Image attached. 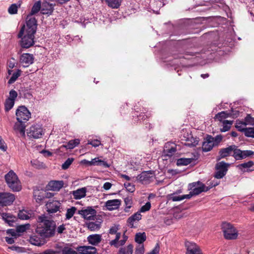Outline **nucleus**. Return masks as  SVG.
<instances>
[{"instance_id":"f257e3e1","label":"nucleus","mask_w":254,"mask_h":254,"mask_svg":"<svg viewBox=\"0 0 254 254\" xmlns=\"http://www.w3.org/2000/svg\"><path fill=\"white\" fill-rule=\"evenodd\" d=\"M39 224L36 229V233L41 237L49 240L50 238L54 237L56 233V222L51 220H48L45 216L38 217Z\"/></svg>"},{"instance_id":"f03ea898","label":"nucleus","mask_w":254,"mask_h":254,"mask_svg":"<svg viewBox=\"0 0 254 254\" xmlns=\"http://www.w3.org/2000/svg\"><path fill=\"white\" fill-rule=\"evenodd\" d=\"M5 182L13 191H19L22 189L20 181L13 171L10 170L5 175Z\"/></svg>"},{"instance_id":"7ed1b4c3","label":"nucleus","mask_w":254,"mask_h":254,"mask_svg":"<svg viewBox=\"0 0 254 254\" xmlns=\"http://www.w3.org/2000/svg\"><path fill=\"white\" fill-rule=\"evenodd\" d=\"M37 29V20L35 17L28 15L26 18V25H23L19 33L18 38H20L24 34L25 30L26 33L35 34Z\"/></svg>"},{"instance_id":"20e7f679","label":"nucleus","mask_w":254,"mask_h":254,"mask_svg":"<svg viewBox=\"0 0 254 254\" xmlns=\"http://www.w3.org/2000/svg\"><path fill=\"white\" fill-rule=\"evenodd\" d=\"M224 238L227 240H235L237 238L238 231L230 223L223 222L221 225Z\"/></svg>"},{"instance_id":"39448f33","label":"nucleus","mask_w":254,"mask_h":254,"mask_svg":"<svg viewBox=\"0 0 254 254\" xmlns=\"http://www.w3.org/2000/svg\"><path fill=\"white\" fill-rule=\"evenodd\" d=\"M233 153L232 156L236 160H240L247 157H250L254 155V152L252 150H241L238 146L233 144Z\"/></svg>"},{"instance_id":"423d86ee","label":"nucleus","mask_w":254,"mask_h":254,"mask_svg":"<svg viewBox=\"0 0 254 254\" xmlns=\"http://www.w3.org/2000/svg\"><path fill=\"white\" fill-rule=\"evenodd\" d=\"M230 164L221 161L216 163L215 165V169L216 172L215 173L214 177L216 179H221L226 174L228 167Z\"/></svg>"},{"instance_id":"0eeeda50","label":"nucleus","mask_w":254,"mask_h":254,"mask_svg":"<svg viewBox=\"0 0 254 254\" xmlns=\"http://www.w3.org/2000/svg\"><path fill=\"white\" fill-rule=\"evenodd\" d=\"M16 116L17 121L26 123L31 117V113L26 107L21 106L16 110Z\"/></svg>"},{"instance_id":"6e6552de","label":"nucleus","mask_w":254,"mask_h":254,"mask_svg":"<svg viewBox=\"0 0 254 254\" xmlns=\"http://www.w3.org/2000/svg\"><path fill=\"white\" fill-rule=\"evenodd\" d=\"M15 199L14 194L10 192H0V206H9Z\"/></svg>"},{"instance_id":"1a4fd4ad","label":"nucleus","mask_w":254,"mask_h":254,"mask_svg":"<svg viewBox=\"0 0 254 254\" xmlns=\"http://www.w3.org/2000/svg\"><path fill=\"white\" fill-rule=\"evenodd\" d=\"M190 189L191 190L192 193L194 195H198L202 192H206L210 188L206 187L200 181L193 182L189 185Z\"/></svg>"},{"instance_id":"9d476101","label":"nucleus","mask_w":254,"mask_h":254,"mask_svg":"<svg viewBox=\"0 0 254 254\" xmlns=\"http://www.w3.org/2000/svg\"><path fill=\"white\" fill-rule=\"evenodd\" d=\"M20 44L21 48H30L34 44V34L25 33L23 37H21Z\"/></svg>"},{"instance_id":"9b49d317","label":"nucleus","mask_w":254,"mask_h":254,"mask_svg":"<svg viewBox=\"0 0 254 254\" xmlns=\"http://www.w3.org/2000/svg\"><path fill=\"white\" fill-rule=\"evenodd\" d=\"M78 214L81 215L85 219L94 220L96 211L92 207H87L86 209L79 210Z\"/></svg>"},{"instance_id":"f8f14e48","label":"nucleus","mask_w":254,"mask_h":254,"mask_svg":"<svg viewBox=\"0 0 254 254\" xmlns=\"http://www.w3.org/2000/svg\"><path fill=\"white\" fill-rule=\"evenodd\" d=\"M81 163L88 166L97 165L103 166L105 168L109 167V165L106 161L100 159L99 158H95L92 159L91 161L84 159L81 161Z\"/></svg>"},{"instance_id":"ddd939ff","label":"nucleus","mask_w":254,"mask_h":254,"mask_svg":"<svg viewBox=\"0 0 254 254\" xmlns=\"http://www.w3.org/2000/svg\"><path fill=\"white\" fill-rule=\"evenodd\" d=\"M153 177V172L149 171L142 172L137 176V178L142 184H147L152 181Z\"/></svg>"},{"instance_id":"4468645a","label":"nucleus","mask_w":254,"mask_h":254,"mask_svg":"<svg viewBox=\"0 0 254 254\" xmlns=\"http://www.w3.org/2000/svg\"><path fill=\"white\" fill-rule=\"evenodd\" d=\"M43 130L40 126L38 125L32 126L27 132L28 136L34 138H39L42 135Z\"/></svg>"},{"instance_id":"2eb2a0df","label":"nucleus","mask_w":254,"mask_h":254,"mask_svg":"<svg viewBox=\"0 0 254 254\" xmlns=\"http://www.w3.org/2000/svg\"><path fill=\"white\" fill-rule=\"evenodd\" d=\"M185 246L187 248L186 254H202L199 247L194 243L186 241Z\"/></svg>"},{"instance_id":"dca6fc26","label":"nucleus","mask_w":254,"mask_h":254,"mask_svg":"<svg viewBox=\"0 0 254 254\" xmlns=\"http://www.w3.org/2000/svg\"><path fill=\"white\" fill-rule=\"evenodd\" d=\"M61 205V204L59 201H49L46 204L47 211L49 214L55 213L59 210Z\"/></svg>"},{"instance_id":"f3484780","label":"nucleus","mask_w":254,"mask_h":254,"mask_svg":"<svg viewBox=\"0 0 254 254\" xmlns=\"http://www.w3.org/2000/svg\"><path fill=\"white\" fill-rule=\"evenodd\" d=\"M233 148H234L233 144L229 145L227 147L220 149L218 152V155L217 156V160L219 161L221 159L232 156Z\"/></svg>"},{"instance_id":"a211bd4d","label":"nucleus","mask_w":254,"mask_h":254,"mask_svg":"<svg viewBox=\"0 0 254 254\" xmlns=\"http://www.w3.org/2000/svg\"><path fill=\"white\" fill-rule=\"evenodd\" d=\"M177 151V145L173 142H168L165 143L163 152L165 155L172 156Z\"/></svg>"},{"instance_id":"6ab92c4d","label":"nucleus","mask_w":254,"mask_h":254,"mask_svg":"<svg viewBox=\"0 0 254 254\" xmlns=\"http://www.w3.org/2000/svg\"><path fill=\"white\" fill-rule=\"evenodd\" d=\"M34 59V58L32 54L24 53L20 56V62L24 67H28L33 63Z\"/></svg>"},{"instance_id":"aec40b11","label":"nucleus","mask_w":254,"mask_h":254,"mask_svg":"<svg viewBox=\"0 0 254 254\" xmlns=\"http://www.w3.org/2000/svg\"><path fill=\"white\" fill-rule=\"evenodd\" d=\"M1 216L4 222L9 226H14V224L17 220V218L15 216L8 213H2Z\"/></svg>"},{"instance_id":"412c9836","label":"nucleus","mask_w":254,"mask_h":254,"mask_svg":"<svg viewBox=\"0 0 254 254\" xmlns=\"http://www.w3.org/2000/svg\"><path fill=\"white\" fill-rule=\"evenodd\" d=\"M212 136L207 135L205 138V140L203 142L202 145V150L204 152L210 151L214 146V142H212Z\"/></svg>"},{"instance_id":"4be33fe9","label":"nucleus","mask_w":254,"mask_h":254,"mask_svg":"<svg viewBox=\"0 0 254 254\" xmlns=\"http://www.w3.org/2000/svg\"><path fill=\"white\" fill-rule=\"evenodd\" d=\"M121 204V200L118 199L109 200L106 202L105 206L109 210H113L119 207Z\"/></svg>"},{"instance_id":"5701e85b","label":"nucleus","mask_w":254,"mask_h":254,"mask_svg":"<svg viewBox=\"0 0 254 254\" xmlns=\"http://www.w3.org/2000/svg\"><path fill=\"white\" fill-rule=\"evenodd\" d=\"M48 188L52 190L58 191L64 186L63 181H51L48 183Z\"/></svg>"},{"instance_id":"b1692460","label":"nucleus","mask_w":254,"mask_h":254,"mask_svg":"<svg viewBox=\"0 0 254 254\" xmlns=\"http://www.w3.org/2000/svg\"><path fill=\"white\" fill-rule=\"evenodd\" d=\"M29 241L33 245L41 246L44 245L47 242V240L41 237L40 238L38 236L35 235L30 237Z\"/></svg>"},{"instance_id":"393cba45","label":"nucleus","mask_w":254,"mask_h":254,"mask_svg":"<svg viewBox=\"0 0 254 254\" xmlns=\"http://www.w3.org/2000/svg\"><path fill=\"white\" fill-rule=\"evenodd\" d=\"M78 250L81 254H96L97 253L96 248L92 246L79 247Z\"/></svg>"},{"instance_id":"a878e982","label":"nucleus","mask_w":254,"mask_h":254,"mask_svg":"<svg viewBox=\"0 0 254 254\" xmlns=\"http://www.w3.org/2000/svg\"><path fill=\"white\" fill-rule=\"evenodd\" d=\"M102 240V236L99 234H92L87 237V241L89 244L93 246H96Z\"/></svg>"},{"instance_id":"bb28decb","label":"nucleus","mask_w":254,"mask_h":254,"mask_svg":"<svg viewBox=\"0 0 254 254\" xmlns=\"http://www.w3.org/2000/svg\"><path fill=\"white\" fill-rule=\"evenodd\" d=\"M44 193L45 190H43L34 189L33 191V196L37 203H41L44 199Z\"/></svg>"},{"instance_id":"cd10ccee","label":"nucleus","mask_w":254,"mask_h":254,"mask_svg":"<svg viewBox=\"0 0 254 254\" xmlns=\"http://www.w3.org/2000/svg\"><path fill=\"white\" fill-rule=\"evenodd\" d=\"M141 215L140 212L138 211L129 217L127 220V223H128V226L130 228L134 227V222L135 221H139L141 219Z\"/></svg>"},{"instance_id":"c85d7f7f","label":"nucleus","mask_w":254,"mask_h":254,"mask_svg":"<svg viewBox=\"0 0 254 254\" xmlns=\"http://www.w3.org/2000/svg\"><path fill=\"white\" fill-rule=\"evenodd\" d=\"M87 190L86 188H82L72 191V194L74 199H79L86 196Z\"/></svg>"},{"instance_id":"c756f323","label":"nucleus","mask_w":254,"mask_h":254,"mask_svg":"<svg viewBox=\"0 0 254 254\" xmlns=\"http://www.w3.org/2000/svg\"><path fill=\"white\" fill-rule=\"evenodd\" d=\"M80 143V140L79 139H75L69 140L66 144L62 145L61 146V149H72L75 147L77 146Z\"/></svg>"},{"instance_id":"7c9ffc66","label":"nucleus","mask_w":254,"mask_h":254,"mask_svg":"<svg viewBox=\"0 0 254 254\" xmlns=\"http://www.w3.org/2000/svg\"><path fill=\"white\" fill-rule=\"evenodd\" d=\"M25 123L22 121H17V122L15 123L14 126V129L18 131L21 134H25L26 127Z\"/></svg>"},{"instance_id":"2f4dec72","label":"nucleus","mask_w":254,"mask_h":254,"mask_svg":"<svg viewBox=\"0 0 254 254\" xmlns=\"http://www.w3.org/2000/svg\"><path fill=\"white\" fill-rule=\"evenodd\" d=\"M101 222L96 221L95 222H86L85 225L91 231H95L98 230L101 228Z\"/></svg>"},{"instance_id":"473e14b6","label":"nucleus","mask_w":254,"mask_h":254,"mask_svg":"<svg viewBox=\"0 0 254 254\" xmlns=\"http://www.w3.org/2000/svg\"><path fill=\"white\" fill-rule=\"evenodd\" d=\"M133 251V246L132 244H129L127 247L121 248L117 254H132Z\"/></svg>"},{"instance_id":"72a5a7b5","label":"nucleus","mask_w":254,"mask_h":254,"mask_svg":"<svg viewBox=\"0 0 254 254\" xmlns=\"http://www.w3.org/2000/svg\"><path fill=\"white\" fill-rule=\"evenodd\" d=\"M53 5L48 2H45L43 4L42 7V12L43 14H51L53 11Z\"/></svg>"},{"instance_id":"f704fd0d","label":"nucleus","mask_w":254,"mask_h":254,"mask_svg":"<svg viewBox=\"0 0 254 254\" xmlns=\"http://www.w3.org/2000/svg\"><path fill=\"white\" fill-rule=\"evenodd\" d=\"M192 161V158H181L177 159L176 164L178 166H186L190 164Z\"/></svg>"},{"instance_id":"c9c22d12","label":"nucleus","mask_w":254,"mask_h":254,"mask_svg":"<svg viewBox=\"0 0 254 254\" xmlns=\"http://www.w3.org/2000/svg\"><path fill=\"white\" fill-rule=\"evenodd\" d=\"M146 239V237L144 232L136 233L135 236V241L138 244H143Z\"/></svg>"},{"instance_id":"e433bc0d","label":"nucleus","mask_w":254,"mask_h":254,"mask_svg":"<svg viewBox=\"0 0 254 254\" xmlns=\"http://www.w3.org/2000/svg\"><path fill=\"white\" fill-rule=\"evenodd\" d=\"M41 7V1H38L36 2L33 5L32 9H31V11L28 15L32 16V15L37 13L40 10Z\"/></svg>"},{"instance_id":"4c0bfd02","label":"nucleus","mask_w":254,"mask_h":254,"mask_svg":"<svg viewBox=\"0 0 254 254\" xmlns=\"http://www.w3.org/2000/svg\"><path fill=\"white\" fill-rule=\"evenodd\" d=\"M106 3L112 8H118L121 5V0H106Z\"/></svg>"},{"instance_id":"58836bf2","label":"nucleus","mask_w":254,"mask_h":254,"mask_svg":"<svg viewBox=\"0 0 254 254\" xmlns=\"http://www.w3.org/2000/svg\"><path fill=\"white\" fill-rule=\"evenodd\" d=\"M14 102L15 101H13V100L8 98L5 100L4 102V110L5 112H8L13 108L14 105Z\"/></svg>"},{"instance_id":"ea45409f","label":"nucleus","mask_w":254,"mask_h":254,"mask_svg":"<svg viewBox=\"0 0 254 254\" xmlns=\"http://www.w3.org/2000/svg\"><path fill=\"white\" fill-rule=\"evenodd\" d=\"M223 126V127L220 129L221 132H225L229 130L231 128V126L232 125L233 121L224 120L222 121Z\"/></svg>"},{"instance_id":"a19ab883","label":"nucleus","mask_w":254,"mask_h":254,"mask_svg":"<svg viewBox=\"0 0 254 254\" xmlns=\"http://www.w3.org/2000/svg\"><path fill=\"white\" fill-rule=\"evenodd\" d=\"M228 117H230L229 113L228 111H222L218 113L215 116V118L218 119L220 122H222L223 119H226Z\"/></svg>"},{"instance_id":"79ce46f5","label":"nucleus","mask_w":254,"mask_h":254,"mask_svg":"<svg viewBox=\"0 0 254 254\" xmlns=\"http://www.w3.org/2000/svg\"><path fill=\"white\" fill-rule=\"evenodd\" d=\"M21 71L18 69L16 72H14L8 81L9 84L14 83L16 79L20 76Z\"/></svg>"},{"instance_id":"37998d69","label":"nucleus","mask_w":254,"mask_h":254,"mask_svg":"<svg viewBox=\"0 0 254 254\" xmlns=\"http://www.w3.org/2000/svg\"><path fill=\"white\" fill-rule=\"evenodd\" d=\"M76 210V208L74 206H72L70 208H68L65 214L66 219H70L73 216Z\"/></svg>"},{"instance_id":"c03bdc74","label":"nucleus","mask_w":254,"mask_h":254,"mask_svg":"<svg viewBox=\"0 0 254 254\" xmlns=\"http://www.w3.org/2000/svg\"><path fill=\"white\" fill-rule=\"evenodd\" d=\"M20 4L17 5L15 3H13L10 5L8 9V11L10 14H14L17 13V9L20 7Z\"/></svg>"},{"instance_id":"a18cd8bd","label":"nucleus","mask_w":254,"mask_h":254,"mask_svg":"<svg viewBox=\"0 0 254 254\" xmlns=\"http://www.w3.org/2000/svg\"><path fill=\"white\" fill-rule=\"evenodd\" d=\"M124 201L126 205V207H125L124 210L126 212H128L129 211V209L131 207V204L132 203V199L130 197H127L125 198Z\"/></svg>"},{"instance_id":"49530a36","label":"nucleus","mask_w":254,"mask_h":254,"mask_svg":"<svg viewBox=\"0 0 254 254\" xmlns=\"http://www.w3.org/2000/svg\"><path fill=\"white\" fill-rule=\"evenodd\" d=\"M243 125H254V118L252 117L250 115H247L245 119V123H241Z\"/></svg>"},{"instance_id":"de8ad7c7","label":"nucleus","mask_w":254,"mask_h":254,"mask_svg":"<svg viewBox=\"0 0 254 254\" xmlns=\"http://www.w3.org/2000/svg\"><path fill=\"white\" fill-rule=\"evenodd\" d=\"M18 217L21 220H27L29 218V215L27 214V212L22 210H20L18 213Z\"/></svg>"},{"instance_id":"09e8293b","label":"nucleus","mask_w":254,"mask_h":254,"mask_svg":"<svg viewBox=\"0 0 254 254\" xmlns=\"http://www.w3.org/2000/svg\"><path fill=\"white\" fill-rule=\"evenodd\" d=\"M74 159L72 158H68L66 160V161L63 164L62 166V168L64 170H66L68 169L69 166L73 162Z\"/></svg>"},{"instance_id":"8fccbe9b","label":"nucleus","mask_w":254,"mask_h":254,"mask_svg":"<svg viewBox=\"0 0 254 254\" xmlns=\"http://www.w3.org/2000/svg\"><path fill=\"white\" fill-rule=\"evenodd\" d=\"M245 135L247 137L254 138V127L245 128Z\"/></svg>"},{"instance_id":"3c124183","label":"nucleus","mask_w":254,"mask_h":254,"mask_svg":"<svg viewBox=\"0 0 254 254\" xmlns=\"http://www.w3.org/2000/svg\"><path fill=\"white\" fill-rule=\"evenodd\" d=\"M144 248L143 244H138L135 250V254H144Z\"/></svg>"},{"instance_id":"603ef678","label":"nucleus","mask_w":254,"mask_h":254,"mask_svg":"<svg viewBox=\"0 0 254 254\" xmlns=\"http://www.w3.org/2000/svg\"><path fill=\"white\" fill-rule=\"evenodd\" d=\"M29 227V224L19 225L16 227V230L17 233H23L26 231Z\"/></svg>"},{"instance_id":"864d4df0","label":"nucleus","mask_w":254,"mask_h":254,"mask_svg":"<svg viewBox=\"0 0 254 254\" xmlns=\"http://www.w3.org/2000/svg\"><path fill=\"white\" fill-rule=\"evenodd\" d=\"M223 136L222 135L219 134L216 135L215 137H212V142H214V146H217L222 141Z\"/></svg>"},{"instance_id":"5fc2aeb1","label":"nucleus","mask_w":254,"mask_h":254,"mask_svg":"<svg viewBox=\"0 0 254 254\" xmlns=\"http://www.w3.org/2000/svg\"><path fill=\"white\" fill-rule=\"evenodd\" d=\"M254 165V163L252 161H249L248 162L242 163L240 165H239L238 167L239 168H250L252 167H253Z\"/></svg>"},{"instance_id":"6e6d98bb","label":"nucleus","mask_w":254,"mask_h":254,"mask_svg":"<svg viewBox=\"0 0 254 254\" xmlns=\"http://www.w3.org/2000/svg\"><path fill=\"white\" fill-rule=\"evenodd\" d=\"M151 208V203L150 202H146L145 205H143L140 209L139 212H145L150 210Z\"/></svg>"},{"instance_id":"4d7b16f0","label":"nucleus","mask_w":254,"mask_h":254,"mask_svg":"<svg viewBox=\"0 0 254 254\" xmlns=\"http://www.w3.org/2000/svg\"><path fill=\"white\" fill-rule=\"evenodd\" d=\"M63 254H78L76 251L71 248H64L62 250Z\"/></svg>"},{"instance_id":"13d9d810","label":"nucleus","mask_w":254,"mask_h":254,"mask_svg":"<svg viewBox=\"0 0 254 254\" xmlns=\"http://www.w3.org/2000/svg\"><path fill=\"white\" fill-rule=\"evenodd\" d=\"M17 96V92L15 90L12 89L9 92V97L8 98V99L13 100V101H15V100Z\"/></svg>"},{"instance_id":"bf43d9fd","label":"nucleus","mask_w":254,"mask_h":254,"mask_svg":"<svg viewBox=\"0 0 254 254\" xmlns=\"http://www.w3.org/2000/svg\"><path fill=\"white\" fill-rule=\"evenodd\" d=\"M124 185H125L126 188L128 191L132 192L135 190V188H134V186L132 185L130 183H125Z\"/></svg>"},{"instance_id":"052dcab7","label":"nucleus","mask_w":254,"mask_h":254,"mask_svg":"<svg viewBox=\"0 0 254 254\" xmlns=\"http://www.w3.org/2000/svg\"><path fill=\"white\" fill-rule=\"evenodd\" d=\"M88 144L91 145L93 147H98L101 145L100 141L98 139H94L91 141H88Z\"/></svg>"},{"instance_id":"680f3d73","label":"nucleus","mask_w":254,"mask_h":254,"mask_svg":"<svg viewBox=\"0 0 254 254\" xmlns=\"http://www.w3.org/2000/svg\"><path fill=\"white\" fill-rule=\"evenodd\" d=\"M229 117H232L233 119L237 118L239 115V111L237 110H232L229 112Z\"/></svg>"},{"instance_id":"e2e57ef3","label":"nucleus","mask_w":254,"mask_h":254,"mask_svg":"<svg viewBox=\"0 0 254 254\" xmlns=\"http://www.w3.org/2000/svg\"><path fill=\"white\" fill-rule=\"evenodd\" d=\"M65 230L66 228L65 225L64 224H62L57 227V232L58 234H61L63 233Z\"/></svg>"},{"instance_id":"0e129e2a","label":"nucleus","mask_w":254,"mask_h":254,"mask_svg":"<svg viewBox=\"0 0 254 254\" xmlns=\"http://www.w3.org/2000/svg\"><path fill=\"white\" fill-rule=\"evenodd\" d=\"M0 149L3 151H5L7 149V146L5 144L3 140L0 136Z\"/></svg>"},{"instance_id":"69168bd1","label":"nucleus","mask_w":254,"mask_h":254,"mask_svg":"<svg viewBox=\"0 0 254 254\" xmlns=\"http://www.w3.org/2000/svg\"><path fill=\"white\" fill-rule=\"evenodd\" d=\"M159 250H160L159 245L158 243H157L156 244L154 248L148 254H159Z\"/></svg>"},{"instance_id":"338daca9","label":"nucleus","mask_w":254,"mask_h":254,"mask_svg":"<svg viewBox=\"0 0 254 254\" xmlns=\"http://www.w3.org/2000/svg\"><path fill=\"white\" fill-rule=\"evenodd\" d=\"M244 123L243 122H240L239 123H237L236 125V127L238 129V130L241 131L242 132H243L245 133V129L246 128H244L243 126H245L244 125H243L241 123Z\"/></svg>"},{"instance_id":"774afa93","label":"nucleus","mask_w":254,"mask_h":254,"mask_svg":"<svg viewBox=\"0 0 254 254\" xmlns=\"http://www.w3.org/2000/svg\"><path fill=\"white\" fill-rule=\"evenodd\" d=\"M6 233L8 234H10V235H11L13 237H16V235H17V232H16V230L15 231L14 229H8L7 231H6Z\"/></svg>"}]
</instances>
